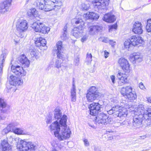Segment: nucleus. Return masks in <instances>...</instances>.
<instances>
[{
	"label": "nucleus",
	"instance_id": "393cba45",
	"mask_svg": "<svg viewBox=\"0 0 151 151\" xmlns=\"http://www.w3.org/2000/svg\"><path fill=\"white\" fill-rule=\"evenodd\" d=\"M103 18L104 21L109 23L113 22L116 19L114 15L111 13H108L106 14Z\"/></svg>",
	"mask_w": 151,
	"mask_h": 151
},
{
	"label": "nucleus",
	"instance_id": "2f4dec72",
	"mask_svg": "<svg viewBox=\"0 0 151 151\" xmlns=\"http://www.w3.org/2000/svg\"><path fill=\"white\" fill-rule=\"evenodd\" d=\"M73 23H75L76 24H79L80 27H83L84 24V22L80 18H75L73 19L72 21Z\"/></svg>",
	"mask_w": 151,
	"mask_h": 151
},
{
	"label": "nucleus",
	"instance_id": "c9c22d12",
	"mask_svg": "<svg viewBox=\"0 0 151 151\" xmlns=\"http://www.w3.org/2000/svg\"><path fill=\"white\" fill-rule=\"evenodd\" d=\"M16 126V124L14 123H12L9 124L7 127L8 129V130L10 132H14V130L15 129V127Z\"/></svg>",
	"mask_w": 151,
	"mask_h": 151
},
{
	"label": "nucleus",
	"instance_id": "6e6552de",
	"mask_svg": "<svg viewBox=\"0 0 151 151\" xmlns=\"http://www.w3.org/2000/svg\"><path fill=\"white\" fill-rule=\"evenodd\" d=\"M28 28V23L26 20L19 22L17 25V29L18 31V36L21 38L25 36L24 32Z\"/></svg>",
	"mask_w": 151,
	"mask_h": 151
},
{
	"label": "nucleus",
	"instance_id": "de8ad7c7",
	"mask_svg": "<svg viewBox=\"0 0 151 151\" xmlns=\"http://www.w3.org/2000/svg\"><path fill=\"white\" fill-rule=\"evenodd\" d=\"M117 26L116 24H113L109 27V32H111L113 30H115L117 29Z\"/></svg>",
	"mask_w": 151,
	"mask_h": 151
},
{
	"label": "nucleus",
	"instance_id": "3c124183",
	"mask_svg": "<svg viewBox=\"0 0 151 151\" xmlns=\"http://www.w3.org/2000/svg\"><path fill=\"white\" fill-rule=\"evenodd\" d=\"M52 118L51 116H48L46 118V122L47 124H50L52 122Z\"/></svg>",
	"mask_w": 151,
	"mask_h": 151
},
{
	"label": "nucleus",
	"instance_id": "ddd939ff",
	"mask_svg": "<svg viewBox=\"0 0 151 151\" xmlns=\"http://www.w3.org/2000/svg\"><path fill=\"white\" fill-rule=\"evenodd\" d=\"M8 51L4 49L2 51V53L0 56V77L3 73V68L6 56L8 54Z\"/></svg>",
	"mask_w": 151,
	"mask_h": 151
},
{
	"label": "nucleus",
	"instance_id": "a19ab883",
	"mask_svg": "<svg viewBox=\"0 0 151 151\" xmlns=\"http://www.w3.org/2000/svg\"><path fill=\"white\" fill-rule=\"evenodd\" d=\"M129 39L126 40L124 43V46L126 48H129L130 47L132 46V44H131Z\"/></svg>",
	"mask_w": 151,
	"mask_h": 151
},
{
	"label": "nucleus",
	"instance_id": "2eb2a0df",
	"mask_svg": "<svg viewBox=\"0 0 151 151\" xmlns=\"http://www.w3.org/2000/svg\"><path fill=\"white\" fill-rule=\"evenodd\" d=\"M118 63L122 67L123 70L125 72L128 73L129 72V65L126 59L122 58H120L119 60Z\"/></svg>",
	"mask_w": 151,
	"mask_h": 151
},
{
	"label": "nucleus",
	"instance_id": "c03bdc74",
	"mask_svg": "<svg viewBox=\"0 0 151 151\" xmlns=\"http://www.w3.org/2000/svg\"><path fill=\"white\" fill-rule=\"evenodd\" d=\"M30 12L32 15L35 17H37L39 15L38 11L35 8L31 9Z\"/></svg>",
	"mask_w": 151,
	"mask_h": 151
},
{
	"label": "nucleus",
	"instance_id": "a18cd8bd",
	"mask_svg": "<svg viewBox=\"0 0 151 151\" xmlns=\"http://www.w3.org/2000/svg\"><path fill=\"white\" fill-rule=\"evenodd\" d=\"M79 56H75L74 61V64L76 66H78L79 64Z\"/></svg>",
	"mask_w": 151,
	"mask_h": 151
},
{
	"label": "nucleus",
	"instance_id": "79ce46f5",
	"mask_svg": "<svg viewBox=\"0 0 151 151\" xmlns=\"http://www.w3.org/2000/svg\"><path fill=\"white\" fill-rule=\"evenodd\" d=\"M90 16H91V19L92 20H97L99 18V15L96 13L90 12Z\"/></svg>",
	"mask_w": 151,
	"mask_h": 151
},
{
	"label": "nucleus",
	"instance_id": "a878e982",
	"mask_svg": "<svg viewBox=\"0 0 151 151\" xmlns=\"http://www.w3.org/2000/svg\"><path fill=\"white\" fill-rule=\"evenodd\" d=\"M19 61L24 67H28L30 62L24 55H22L20 58Z\"/></svg>",
	"mask_w": 151,
	"mask_h": 151
},
{
	"label": "nucleus",
	"instance_id": "13d9d810",
	"mask_svg": "<svg viewBox=\"0 0 151 151\" xmlns=\"http://www.w3.org/2000/svg\"><path fill=\"white\" fill-rule=\"evenodd\" d=\"M139 87L140 88L142 89H144L145 88V87L144 86L143 83L141 82L139 83Z\"/></svg>",
	"mask_w": 151,
	"mask_h": 151
},
{
	"label": "nucleus",
	"instance_id": "6e6d98bb",
	"mask_svg": "<svg viewBox=\"0 0 151 151\" xmlns=\"http://www.w3.org/2000/svg\"><path fill=\"white\" fill-rule=\"evenodd\" d=\"M118 102V101L116 98L113 99L111 101V103L112 104H116Z\"/></svg>",
	"mask_w": 151,
	"mask_h": 151
},
{
	"label": "nucleus",
	"instance_id": "e433bc0d",
	"mask_svg": "<svg viewBox=\"0 0 151 151\" xmlns=\"http://www.w3.org/2000/svg\"><path fill=\"white\" fill-rule=\"evenodd\" d=\"M92 55L91 53H87V57L86 59L85 62L87 63V64L91 63L92 60Z\"/></svg>",
	"mask_w": 151,
	"mask_h": 151
},
{
	"label": "nucleus",
	"instance_id": "39448f33",
	"mask_svg": "<svg viewBox=\"0 0 151 151\" xmlns=\"http://www.w3.org/2000/svg\"><path fill=\"white\" fill-rule=\"evenodd\" d=\"M19 143V150L18 151H35L36 148L35 144L26 141L25 139L20 140Z\"/></svg>",
	"mask_w": 151,
	"mask_h": 151
},
{
	"label": "nucleus",
	"instance_id": "603ef678",
	"mask_svg": "<svg viewBox=\"0 0 151 151\" xmlns=\"http://www.w3.org/2000/svg\"><path fill=\"white\" fill-rule=\"evenodd\" d=\"M9 132H10V131L9 130H8V128H7V127H6V128H4L2 130V134H7Z\"/></svg>",
	"mask_w": 151,
	"mask_h": 151
},
{
	"label": "nucleus",
	"instance_id": "423d86ee",
	"mask_svg": "<svg viewBox=\"0 0 151 151\" xmlns=\"http://www.w3.org/2000/svg\"><path fill=\"white\" fill-rule=\"evenodd\" d=\"M32 27L36 32L44 34L47 33L50 29L49 27L45 26L43 23L40 22L34 23L32 25Z\"/></svg>",
	"mask_w": 151,
	"mask_h": 151
},
{
	"label": "nucleus",
	"instance_id": "4468645a",
	"mask_svg": "<svg viewBox=\"0 0 151 151\" xmlns=\"http://www.w3.org/2000/svg\"><path fill=\"white\" fill-rule=\"evenodd\" d=\"M12 0H6L0 3V13L4 14L8 11L10 6Z\"/></svg>",
	"mask_w": 151,
	"mask_h": 151
},
{
	"label": "nucleus",
	"instance_id": "f3484780",
	"mask_svg": "<svg viewBox=\"0 0 151 151\" xmlns=\"http://www.w3.org/2000/svg\"><path fill=\"white\" fill-rule=\"evenodd\" d=\"M9 82L11 85L17 86L21 85L23 83V80L13 75L10 76Z\"/></svg>",
	"mask_w": 151,
	"mask_h": 151
},
{
	"label": "nucleus",
	"instance_id": "cd10ccee",
	"mask_svg": "<svg viewBox=\"0 0 151 151\" xmlns=\"http://www.w3.org/2000/svg\"><path fill=\"white\" fill-rule=\"evenodd\" d=\"M132 88L131 86H128L125 88L123 87L121 90V93L124 96L132 92Z\"/></svg>",
	"mask_w": 151,
	"mask_h": 151
},
{
	"label": "nucleus",
	"instance_id": "a211bd4d",
	"mask_svg": "<svg viewBox=\"0 0 151 151\" xmlns=\"http://www.w3.org/2000/svg\"><path fill=\"white\" fill-rule=\"evenodd\" d=\"M142 27L141 23L138 22H135L133 25L132 31L135 34H141L143 32Z\"/></svg>",
	"mask_w": 151,
	"mask_h": 151
},
{
	"label": "nucleus",
	"instance_id": "338daca9",
	"mask_svg": "<svg viewBox=\"0 0 151 151\" xmlns=\"http://www.w3.org/2000/svg\"><path fill=\"white\" fill-rule=\"evenodd\" d=\"M14 41L15 42V45H16L17 43H18L19 42V40H14Z\"/></svg>",
	"mask_w": 151,
	"mask_h": 151
},
{
	"label": "nucleus",
	"instance_id": "9b49d317",
	"mask_svg": "<svg viewBox=\"0 0 151 151\" xmlns=\"http://www.w3.org/2000/svg\"><path fill=\"white\" fill-rule=\"evenodd\" d=\"M11 71L15 75L20 77L24 76L26 74V72L23 68L19 65L15 66L12 65L11 66Z\"/></svg>",
	"mask_w": 151,
	"mask_h": 151
},
{
	"label": "nucleus",
	"instance_id": "0eeeda50",
	"mask_svg": "<svg viewBox=\"0 0 151 151\" xmlns=\"http://www.w3.org/2000/svg\"><path fill=\"white\" fill-rule=\"evenodd\" d=\"M99 96V92L97 88L95 86H92L88 90L86 98L88 101L92 102L97 99Z\"/></svg>",
	"mask_w": 151,
	"mask_h": 151
},
{
	"label": "nucleus",
	"instance_id": "49530a36",
	"mask_svg": "<svg viewBox=\"0 0 151 151\" xmlns=\"http://www.w3.org/2000/svg\"><path fill=\"white\" fill-rule=\"evenodd\" d=\"M145 123L148 126L151 127V118H145Z\"/></svg>",
	"mask_w": 151,
	"mask_h": 151
},
{
	"label": "nucleus",
	"instance_id": "412c9836",
	"mask_svg": "<svg viewBox=\"0 0 151 151\" xmlns=\"http://www.w3.org/2000/svg\"><path fill=\"white\" fill-rule=\"evenodd\" d=\"M83 27H80V26L74 27L72 31L73 36L76 37L80 36L83 32Z\"/></svg>",
	"mask_w": 151,
	"mask_h": 151
},
{
	"label": "nucleus",
	"instance_id": "5fc2aeb1",
	"mask_svg": "<svg viewBox=\"0 0 151 151\" xmlns=\"http://www.w3.org/2000/svg\"><path fill=\"white\" fill-rule=\"evenodd\" d=\"M88 38V36L85 35L83 36V37L81 38V40L82 42H83L85 41H86Z\"/></svg>",
	"mask_w": 151,
	"mask_h": 151
},
{
	"label": "nucleus",
	"instance_id": "6ab92c4d",
	"mask_svg": "<svg viewBox=\"0 0 151 151\" xmlns=\"http://www.w3.org/2000/svg\"><path fill=\"white\" fill-rule=\"evenodd\" d=\"M102 29V27L98 25H92L88 28L89 33L90 35H94Z\"/></svg>",
	"mask_w": 151,
	"mask_h": 151
},
{
	"label": "nucleus",
	"instance_id": "f8f14e48",
	"mask_svg": "<svg viewBox=\"0 0 151 151\" xmlns=\"http://www.w3.org/2000/svg\"><path fill=\"white\" fill-rule=\"evenodd\" d=\"M109 0H95L92 1V3L95 7L99 9H104L109 4Z\"/></svg>",
	"mask_w": 151,
	"mask_h": 151
},
{
	"label": "nucleus",
	"instance_id": "052dcab7",
	"mask_svg": "<svg viewBox=\"0 0 151 151\" xmlns=\"http://www.w3.org/2000/svg\"><path fill=\"white\" fill-rule=\"evenodd\" d=\"M104 57L105 58H107L109 57V53L106 50L104 51Z\"/></svg>",
	"mask_w": 151,
	"mask_h": 151
},
{
	"label": "nucleus",
	"instance_id": "864d4df0",
	"mask_svg": "<svg viewBox=\"0 0 151 151\" xmlns=\"http://www.w3.org/2000/svg\"><path fill=\"white\" fill-rule=\"evenodd\" d=\"M85 145L86 147H88L89 145V144L88 140L86 139H83Z\"/></svg>",
	"mask_w": 151,
	"mask_h": 151
},
{
	"label": "nucleus",
	"instance_id": "473e14b6",
	"mask_svg": "<svg viewBox=\"0 0 151 151\" xmlns=\"http://www.w3.org/2000/svg\"><path fill=\"white\" fill-rule=\"evenodd\" d=\"M119 106L117 105H115L114 106H113L111 109L108 111V113L110 115L113 114V116L115 117L116 116V113L118 110V109Z\"/></svg>",
	"mask_w": 151,
	"mask_h": 151
},
{
	"label": "nucleus",
	"instance_id": "c85d7f7f",
	"mask_svg": "<svg viewBox=\"0 0 151 151\" xmlns=\"http://www.w3.org/2000/svg\"><path fill=\"white\" fill-rule=\"evenodd\" d=\"M132 59H134L135 63H139L142 60V56L139 53H134Z\"/></svg>",
	"mask_w": 151,
	"mask_h": 151
},
{
	"label": "nucleus",
	"instance_id": "aec40b11",
	"mask_svg": "<svg viewBox=\"0 0 151 151\" xmlns=\"http://www.w3.org/2000/svg\"><path fill=\"white\" fill-rule=\"evenodd\" d=\"M131 44L133 46H135L142 42V40L141 37L138 36H132L130 38Z\"/></svg>",
	"mask_w": 151,
	"mask_h": 151
},
{
	"label": "nucleus",
	"instance_id": "b1692460",
	"mask_svg": "<svg viewBox=\"0 0 151 151\" xmlns=\"http://www.w3.org/2000/svg\"><path fill=\"white\" fill-rule=\"evenodd\" d=\"M116 114V116L121 117L122 116H126L127 115V112L126 109L125 108L119 107L118 109Z\"/></svg>",
	"mask_w": 151,
	"mask_h": 151
},
{
	"label": "nucleus",
	"instance_id": "f704fd0d",
	"mask_svg": "<svg viewBox=\"0 0 151 151\" xmlns=\"http://www.w3.org/2000/svg\"><path fill=\"white\" fill-rule=\"evenodd\" d=\"M13 132L15 134H26L24 130H22L21 129L19 128H15Z\"/></svg>",
	"mask_w": 151,
	"mask_h": 151
},
{
	"label": "nucleus",
	"instance_id": "c756f323",
	"mask_svg": "<svg viewBox=\"0 0 151 151\" xmlns=\"http://www.w3.org/2000/svg\"><path fill=\"white\" fill-rule=\"evenodd\" d=\"M76 86L74 84L73 85V87L71 89V101H72L75 102L76 100Z\"/></svg>",
	"mask_w": 151,
	"mask_h": 151
},
{
	"label": "nucleus",
	"instance_id": "9d476101",
	"mask_svg": "<svg viewBox=\"0 0 151 151\" xmlns=\"http://www.w3.org/2000/svg\"><path fill=\"white\" fill-rule=\"evenodd\" d=\"M88 108L91 115L96 116L100 112L101 105L99 103H93L89 105Z\"/></svg>",
	"mask_w": 151,
	"mask_h": 151
},
{
	"label": "nucleus",
	"instance_id": "7ed1b4c3",
	"mask_svg": "<svg viewBox=\"0 0 151 151\" xmlns=\"http://www.w3.org/2000/svg\"><path fill=\"white\" fill-rule=\"evenodd\" d=\"M56 49H55V52H56L57 56L58 58L61 59L56 60L55 63V67L58 69L62 68L61 70H65L68 67L67 65L64 66L63 61L64 59V55L61 54L62 52L63 48L62 46V42L61 41H58L56 44Z\"/></svg>",
	"mask_w": 151,
	"mask_h": 151
},
{
	"label": "nucleus",
	"instance_id": "dca6fc26",
	"mask_svg": "<svg viewBox=\"0 0 151 151\" xmlns=\"http://www.w3.org/2000/svg\"><path fill=\"white\" fill-rule=\"evenodd\" d=\"M117 77L119 80L118 81V84L122 86L128 83L127 76L125 74H123L119 71L117 75Z\"/></svg>",
	"mask_w": 151,
	"mask_h": 151
},
{
	"label": "nucleus",
	"instance_id": "4c0bfd02",
	"mask_svg": "<svg viewBox=\"0 0 151 151\" xmlns=\"http://www.w3.org/2000/svg\"><path fill=\"white\" fill-rule=\"evenodd\" d=\"M90 8L89 4L86 3H83L82 4L81 9L84 11L88 10Z\"/></svg>",
	"mask_w": 151,
	"mask_h": 151
},
{
	"label": "nucleus",
	"instance_id": "bf43d9fd",
	"mask_svg": "<svg viewBox=\"0 0 151 151\" xmlns=\"http://www.w3.org/2000/svg\"><path fill=\"white\" fill-rule=\"evenodd\" d=\"M110 78L112 81V82L114 83H115V77L114 75H111L110 76Z\"/></svg>",
	"mask_w": 151,
	"mask_h": 151
},
{
	"label": "nucleus",
	"instance_id": "bb28decb",
	"mask_svg": "<svg viewBox=\"0 0 151 151\" xmlns=\"http://www.w3.org/2000/svg\"><path fill=\"white\" fill-rule=\"evenodd\" d=\"M35 43L37 47L45 46L46 44V41L45 39L41 37L37 38L35 40Z\"/></svg>",
	"mask_w": 151,
	"mask_h": 151
},
{
	"label": "nucleus",
	"instance_id": "69168bd1",
	"mask_svg": "<svg viewBox=\"0 0 151 151\" xmlns=\"http://www.w3.org/2000/svg\"><path fill=\"white\" fill-rule=\"evenodd\" d=\"M51 67L50 65H49L47 68L46 69V70L47 71H48L49 70V69Z\"/></svg>",
	"mask_w": 151,
	"mask_h": 151
},
{
	"label": "nucleus",
	"instance_id": "0e129e2a",
	"mask_svg": "<svg viewBox=\"0 0 151 151\" xmlns=\"http://www.w3.org/2000/svg\"><path fill=\"white\" fill-rule=\"evenodd\" d=\"M147 99L148 102L151 103V96L147 97Z\"/></svg>",
	"mask_w": 151,
	"mask_h": 151
},
{
	"label": "nucleus",
	"instance_id": "680f3d73",
	"mask_svg": "<svg viewBox=\"0 0 151 151\" xmlns=\"http://www.w3.org/2000/svg\"><path fill=\"white\" fill-rule=\"evenodd\" d=\"M110 43L112 46H114L116 42H114L112 40H110Z\"/></svg>",
	"mask_w": 151,
	"mask_h": 151
},
{
	"label": "nucleus",
	"instance_id": "58836bf2",
	"mask_svg": "<svg viewBox=\"0 0 151 151\" xmlns=\"http://www.w3.org/2000/svg\"><path fill=\"white\" fill-rule=\"evenodd\" d=\"M144 116L145 118H151V109L148 108L145 111Z\"/></svg>",
	"mask_w": 151,
	"mask_h": 151
},
{
	"label": "nucleus",
	"instance_id": "5701e85b",
	"mask_svg": "<svg viewBox=\"0 0 151 151\" xmlns=\"http://www.w3.org/2000/svg\"><path fill=\"white\" fill-rule=\"evenodd\" d=\"M144 106L142 104H139L134 110V115H142L144 116Z\"/></svg>",
	"mask_w": 151,
	"mask_h": 151
},
{
	"label": "nucleus",
	"instance_id": "1a4fd4ad",
	"mask_svg": "<svg viewBox=\"0 0 151 151\" xmlns=\"http://www.w3.org/2000/svg\"><path fill=\"white\" fill-rule=\"evenodd\" d=\"M145 121V117L142 115H134L133 118L132 124L133 126L135 128H139L142 127Z\"/></svg>",
	"mask_w": 151,
	"mask_h": 151
},
{
	"label": "nucleus",
	"instance_id": "8fccbe9b",
	"mask_svg": "<svg viewBox=\"0 0 151 151\" xmlns=\"http://www.w3.org/2000/svg\"><path fill=\"white\" fill-rule=\"evenodd\" d=\"M37 51L35 49L32 50L30 52V54L32 57H34L36 55Z\"/></svg>",
	"mask_w": 151,
	"mask_h": 151
},
{
	"label": "nucleus",
	"instance_id": "4be33fe9",
	"mask_svg": "<svg viewBox=\"0 0 151 151\" xmlns=\"http://www.w3.org/2000/svg\"><path fill=\"white\" fill-rule=\"evenodd\" d=\"M2 150L1 151H12V148L10 145L9 144L7 139H4L2 140L1 142ZM0 148V149H1Z\"/></svg>",
	"mask_w": 151,
	"mask_h": 151
},
{
	"label": "nucleus",
	"instance_id": "7c9ffc66",
	"mask_svg": "<svg viewBox=\"0 0 151 151\" xmlns=\"http://www.w3.org/2000/svg\"><path fill=\"white\" fill-rule=\"evenodd\" d=\"M124 97L131 101L135 100L137 98V95L135 92L132 91L129 94L126 95Z\"/></svg>",
	"mask_w": 151,
	"mask_h": 151
},
{
	"label": "nucleus",
	"instance_id": "4d7b16f0",
	"mask_svg": "<svg viewBox=\"0 0 151 151\" xmlns=\"http://www.w3.org/2000/svg\"><path fill=\"white\" fill-rule=\"evenodd\" d=\"M121 125V124L120 122H115L113 126L115 127H119Z\"/></svg>",
	"mask_w": 151,
	"mask_h": 151
},
{
	"label": "nucleus",
	"instance_id": "37998d69",
	"mask_svg": "<svg viewBox=\"0 0 151 151\" xmlns=\"http://www.w3.org/2000/svg\"><path fill=\"white\" fill-rule=\"evenodd\" d=\"M6 104L4 100L0 98V108H4L6 107Z\"/></svg>",
	"mask_w": 151,
	"mask_h": 151
},
{
	"label": "nucleus",
	"instance_id": "e2e57ef3",
	"mask_svg": "<svg viewBox=\"0 0 151 151\" xmlns=\"http://www.w3.org/2000/svg\"><path fill=\"white\" fill-rule=\"evenodd\" d=\"M102 41L105 43H107L109 41V40L107 38H104L102 40Z\"/></svg>",
	"mask_w": 151,
	"mask_h": 151
},
{
	"label": "nucleus",
	"instance_id": "f257e3e1",
	"mask_svg": "<svg viewBox=\"0 0 151 151\" xmlns=\"http://www.w3.org/2000/svg\"><path fill=\"white\" fill-rule=\"evenodd\" d=\"M54 113V117L56 120L50 125V129L54 131L55 137L60 141L69 138L71 133L66 124L67 116L65 115L62 116L60 110L58 108L55 109Z\"/></svg>",
	"mask_w": 151,
	"mask_h": 151
},
{
	"label": "nucleus",
	"instance_id": "09e8293b",
	"mask_svg": "<svg viewBox=\"0 0 151 151\" xmlns=\"http://www.w3.org/2000/svg\"><path fill=\"white\" fill-rule=\"evenodd\" d=\"M90 14V12H89L88 13H87L83 15V17L85 18V20L91 19V17Z\"/></svg>",
	"mask_w": 151,
	"mask_h": 151
},
{
	"label": "nucleus",
	"instance_id": "72a5a7b5",
	"mask_svg": "<svg viewBox=\"0 0 151 151\" xmlns=\"http://www.w3.org/2000/svg\"><path fill=\"white\" fill-rule=\"evenodd\" d=\"M67 24L65 26L63 29V32L62 33V34L61 35V37L63 40H65L68 39V36L67 34Z\"/></svg>",
	"mask_w": 151,
	"mask_h": 151
},
{
	"label": "nucleus",
	"instance_id": "ea45409f",
	"mask_svg": "<svg viewBox=\"0 0 151 151\" xmlns=\"http://www.w3.org/2000/svg\"><path fill=\"white\" fill-rule=\"evenodd\" d=\"M146 28L147 32H151V19L147 20Z\"/></svg>",
	"mask_w": 151,
	"mask_h": 151
},
{
	"label": "nucleus",
	"instance_id": "20e7f679",
	"mask_svg": "<svg viewBox=\"0 0 151 151\" xmlns=\"http://www.w3.org/2000/svg\"><path fill=\"white\" fill-rule=\"evenodd\" d=\"M95 119V124L97 125L101 126L107 124H112L113 122L112 119L108 117V115L104 113L98 114Z\"/></svg>",
	"mask_w": 151,
	"mask_h": 151
},
{
	"label": "nucleus",
	"instance_id": "f03ea898",
	"mask_svg": "<svg viewBox=\"0 0 151 151\" xmlns=\"http://www.w3.org/2000/svg\"><path fill=\"white\" fill-rule=\"evenodd\" d=\"M58 2L56 0H38L35 3L40 9L48 12L54 9Z\"/></svg>",
	"mask_w": 151,
	"mask_h": 151
},
{
	"label": "nucleus",
	"instance_id": "774afa93",
	"mask_svg": "<svg viewBox=\"0 0 151 151\" xmlns=\"http://www.w3.org/2000/svg\"><path fill=\"white\" fill-rule=\"evenodd\" d=\"M52 151H58L55 148H53L52 149Z\"/></svg>",
	"mask_w": 151,
	"mask_h": 151
}]
</instances>
